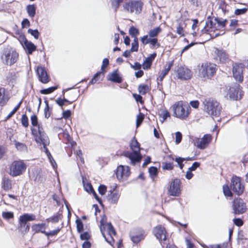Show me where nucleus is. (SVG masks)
Segmentation results:
<instances>
[{
	"label": "nucleus",
	"instance_id": "obj_44",
	"mask_svg": "<svg viewBox=\"0 0 248 248\" xmlns=\"http://www.w3.org/2000/svg\"><path fill=\"white\" fill-rule=\"evenodd\" d=\"M16 78V75L15 73H9L6 77L7 81L9 83H13Z\"/></svg>",
	"mask_w": 248,
	"mask_h": 248
},
{
	"label": "nucleus",
	"instance_id": "obj_9",
	"mask_svg": "<svg viewBox=\"0 0 248 248\" xmlns=\"http://www.w3.org/2000/svg\"><path fill=\"white\" fill-rule=\"evenodd\" d=\"M26 167L23 161H14L10 166L9 174L13 177L22 175L25 171Z\"/></svg>",
	"mask_w": 248,
	"mask_h": 248
},
{
	"label": "nucleus",
	"instance_id": "obj_34",
	"mask_svg": "<svg viewBox=\"0 0 248 248\" xmlns=\"http://www.w3.org/2000/svg\"><path fill=\"white\" fill-rule=\"evenodd\" d=\"M26 10L28 16L31 17H33L36 14V7L33 4H30L27 6Z\"/></svg>",
	"mask_w": 248,
	"mask_h": 248
},
{
	"label": "nucleus",
	"instance_id": "obj_60",
	"mask_svg": "<svg viewBox=\"0 0 248 248\" xmlns=\"http://www.w3.org/2000/svg\"><path fill=\"white\" fill-rule=\"evenodd\" d=\"M60 231V229L58 228L57 229H56V230H54L53 231H51L49 232H46V233L45 234L48 237V236H54V235H56V234H57V233L59 232Z\"/></svg>",
	"mask_w": 248,
	"mask_h": 248
},
{
	"label": "nucleus",
	"instance_id": "obj_3",
	"mask_svg": "<svg viewBox=\"0 0 248 248\" xmlns=\"http://www.w3.org/2000/svg\"><path fill=\"white\" fill-rule=\"evenodd\" d=\"M130 146L133 152L124 153V156L129 158L132 164L135 165L137 162H140L142 158L140 153V144L135 137L131 140Z\"/></svg>",
	"mask_w": 248,
	"mask_h": 248
},
{
	"label": "nucleus",
	"instance_id": "obj_23",
	"mask_svg": "<svg viewBox=\"0 0 248 248\" xmlns=\"http://www.w3.org/2000/svg\"><path fill=\"white\" fill-rule=\"evenodd\" d=\"M108 80L115 83H120L122 81V78L119 75L118 70H115L108 75Z\"/></svg>",
	"mask_w": 248,
	"mask_h": 248
},
{
	"label": "nucleus",
	"instance_id": "obj_19",
	"mask_svg": "<svg viewBox=\"0 0 248 248\" xmlns=\"http://www.w3.org/2000/svg\"><path fill=\"white\" fill-rule=\"evenodd\" d=\"M240 85L237 83L234 84L232 87H230L227 91V95H229L231 99L236 100L241 98V93L240 96H238L239 92Z\"/></svg>",
	"mask_w": 248,
	"mask_h": 248
},
{
	"label": "nucleus",
	"instance_id": "obj_40",
	"mask_svg": "<svg viewBox=\"0 0 248 248\" xmlns=\"http://www.w3.org/2000/svg\"><path fill=\"white\" fill-rule=\"evenodd\" d=\"M108 223H107V218L106 216H104L100 220V229L101 231V232L103 235V236H104V231L105 230V226H106L107 224Z\"/></svg>",
	"mask_w": 248,
	"mask_h": 248
},
{
	"label": "nucleus",
	"instance_id": "obj_58",
	"mask_svg": "<svg viewBox=\"0 0 248 248\" xmlns=\"http://www.w3.org/2000/svg\"><path fill=\"white\" fill-rule=\"evenodd\" d=\"M76 224L77 231H78V232H80L83 230V225L82 222L79 219H77L76 220Z\"/></svg>",
	"mask_w": 248,
	"mask_h": 248
},
{
	"label": "nucleus",
	"instance_id": "obj_33",
	"mask_svg": "<svg viewBox=\"0 0 248 248\" xmlns=\"http://www.w3.org/2000/svg\"><path fill=\"white\" fill-rule=\"evenodd\" d=\"M161 31V28L160 27H157L150 30L148 31V34L147 35H148V37H151V38H156Z\"/></svg>",
	"mask_w": 248,
	"mask_h": 248
},
{
	"label": "nucleus",
	"instance_id": "obj_8",
	"mask_svg": "<svg viewBox=\"0 0 248 248\" xmlns=\"http://www.w3.org/2000/svg\"><path fill=\"white\" fill-rule=\"evenodd\" d=\"M142 6L140 1L129 0L124 2L123 7L124 10L127 13L139 15L142 11Z\"/></svg>",
	"mask_w": 248,
	"mask_h": 248
},
{
	"label": "nucleus",
	"instance_id": "obj_12",
	"mask_svg": "<svg viewBox=\"0 0 248 248\" xmlns=\"http://www.w3.org/2000/svg\"><path fill=\"white\" fill-rule=\"evenodd\" d=\"M176 77L181 80H188L190 79L193 75V73L187 67L185 66H180L175 70Z\"/></svg>",
	"mask_w": 248,
	"mask_h": 248
},
{
	"label": "nucleus",
	"instance_id": "obj_37",
	"mask_svg": "<svg viewBox=\"0 0 248 248\" xmlns=\"http://www.w3.org/2000/svg\"><path fill=\"white\" fill-rule=\"evenodd\" d=\"M62 216L61 214H57L52 217H51L46 219V221L48 222H51L52 223L58 222L62 219Z\"/></svg>",
	"mask_w": 248,
	"mask_h": 248
},
{
	"label": "nucleus",
	"instance_id": "obj_45",
	"mask_svg": "<svg viewBox=\"0 0 248 248\" xmlns=\"http://www.w3.org/2000/svg\"><path fill=\"white\" fill-rule=\"evenodd\" d=\"M15 146L16 148L20 151H24L27 150V147L26 145L23 143L16 142Z\"/></svg>",
	"mask_w": 248,
	"mask_h": 248
},
{
	"label": "nucleus",
	"instance_id": "obj_47",
	"mask_svg": "<svg viewBox=\"0 0 248 248\" xmlns=\"http://www.w3.org/2000/svg\"><path fill=\"white\" fill-rule=\"evenodd\" d=\"M223 191L225 196H232V193L227 185H225L223 186Z\"/></svg>",
	"mask_w": 248,
	"mask_h": 248
},
{
	"label": "nucleus",
	"instance_id": "obj_26",
	"mask_svg": "<svg viewBox=\"0 0 248 248\" xmlns=\"http://www.w3.org/2000/svg\"><path fill=\"white\" fill-rule=\"evenodd\" d=\"M46 225L45 223L35 224L32 226V229L35 233L41 232L43 234L46 233Z\"/></svg>",
	"mask_w": 248,
	"mask_h": 248
},
{
	"label": "nucleus",
	"instance_id": "obj_14",
	"mask_svg": "<svg viewBox=\"0 0 248 248\" xmlns=\"http://www.w3.org/2000/svg\"><path fill=\"white\" fill-rule=\"evenodd\" d=\"M212 140V136L205 134L201 139L196 138L193 140L195 146L201 150L206 148Z\"/></svg>",
	"mask_w": 248,
	"mask_h": 248
},
{
	"label": "nucleus",
	"instance_id": "obj_57",
	"mask_svg": "<svg viewBox=\"0 0 248 248\" xmlns=\"http://www.w3.org/2000/svg\"><path fill=\"white\" fill-rule=\"evenodd\" d=\"M247 11L248 9L246 8L242 9H236L234 11V14L236 16H240L245 14Z\"/></svg>",
	"mask_w": 248,
	"mask_h": 248
},
{
	"label": "nucleus",
	"instance_id": "obj_31",
	"mask_svg": "<svg viewBox=\"0 0 248 248\" xmlns=\"http://www.w3.org/2000/svg\"><path fill=\"white\" fill-rule=\"evenodd\" d=\"M216 53L217 55V59H218L220 62H224L228 59V55L223 51L217 49Z\"/></svg>",
	"mask_w": 248,
	"mask_h": 248
},
{
	"label": "nucleus",
	"instance_id": "obj_2",
	"mask_svg": "<svg viewBox=\"0 0 248 248\" xmlns=\"http://www.w3.org/2000/svg\"><path fill=\"white\" fill-rule=\"evenodd\" d=\"M31 120L33 126L31 128V134L36 143L40 145L41 144H49V138L42 126L38 124L37 117L35 115H33L31 117Z\"/></svg>",
	"mask_w": 248,
	"mask_h": 248
},
{
	"label": "nucleus",
	"instance_id": "obj_11",
	"mask_svg": "<svg viewBox=\"0 0 248 248\" xmlns=\"http://www.w3.org/2000/svg\"><path fill=\"white\" fill-rule=\"evenodd\" d=\"M231 189L237 195L239 196L244 192L245 186L241 178L237 176H233L231 179Z\"/></svg>",
	"mask_w": 248,
	"mask_h": 248
},
{
	"label": "nucleus",
	"instance_id": "obj_4",
	"mask_svg": "<svg viewBox=\"0 0 248 248\" xmlns=\"http://www.w3.org/2000/svg\"><path fill=\"white\" fill-rule=\"evenodd\" d=\"M172 108L173 116L181 120L186 119L191 111L190 107L182 101L177 102L172 106Z\"/></svg>",
	"mask_w": 248,
	"mask_h": 248
},
{
	"label": "nucleus",
	"instance_id": "obj_22",
	"mask_svg": "<svg viewBox=\"0 0 248 248\" xmlns=\"http://www.w3.org/2000/svg\"><path fill=\"white\" fill-rule=\"evenodd\" d=\"M105 228H107L108 233L110 235V240H108L106 237L105 235L104 236H103V237L105 238L106 241H107L108 243H109L110 245L112 246L114 243V240L112 236V235H115L116 232L111 223H108V224H107L106 226H105Z\"/></svg>",
	"mask_w": 248,
	"mask_h": 248
},
{
	"label": "nucleus",
	"instance_id": "obj_21",
	"mask_svg": "<svg viewBox=\"0 0 248 248\" xmlns=\"http://www.w3.org/2000/svg\"><path fill=\"white\" fill-rule=\"evenodd\" d=\"M117 185H115L113 189L110 190V194L108 195V198L109 201L111 203H116L120 198V194L119 191L116 189Z\"/></svg>",
	"mask_w": 248,
	"mask_h": 248
},
{
	"label": "nucleus",
	"instance_id": "obj_16",
	"mask_svg": "<svg viewBox=\"0 0 248 248\" xmlns=\"http://www.w3.org/2000/svg\"><path fill=\"white\" fill-rule=\"evenodd\" d=\"M181 181L180 179L175 178L170 183L169 189V193L173 196H178L181 193Z\"/></svg>",
	"mask_w": 248,
	"mask_h": 248
},
{
	"label": "nucleus",
	"instance_id": "obj_38",
	"mask_svg": "<svg viewBox=\"0 0 248 248\" xmlns=\"http://www.w3.org/2000/svg\"><path fill=\"white\" fill-rule=\"evenodd\" d=\"M46 107L44 109V115L45 117L48 119L51 115V109H50L48 105V102L47 100L45 101Z\"/></svg>",
	"mask_w": 248,
	"mask_h": 248
},
{
	"label": "nucleus",
	"instance_id": "obj_17",
	"mask_svg": "<svg viewBox=\"0 0 248 248\" xmlns=\"http://www.w3.org/2000/svg\"><path fill=\"white\" fill-rule=\"evenodd\" d=\"M140 41L143 45L147 44L150 45V47L152 49H155L160 46V44L158 42L157 38L148 37V35H145L140 38Z\"/></svg>",
	"mask_w": 248,
	"mask_h": 248
},
{
	"label": "nucleus",
	"instance_id": "obj_36",
	"mask_svg": "<svg viewBox=\"0 0 248 248\" xmlns=\"http://www.w3.org/2000/svg\"><path fill=\"white\" fill-rule=\"evenodd\" d=\"M218 4V11H220L223 14H225L226 12L229 11V9L227 8V5L226 4L225 1L220 0L219 1Z\"/></svg>",
	"mask_w": 248,
	"mask_h": 248
},
{
	"label": "nucleus",
	"instance_id": "obj_54",
	"mask_svg": "<svg viewBox=\"0 0 248 248\" xmlns=\"http://www.w3.org/2000/svg\"><path fill=\"white\" fill-rule=\"evenodd\" d=\"M28 32L31 34L32 36H33L36 39H38L39 32L37 30H32L31 29H29L28 30Z\"/></svg>",
	"mask_w": 248,
	"mask_h": 248
},
{
	"label": "nucleus",
	"instance_id": "obj_27",
	"mask_svg": "<svg viewBox=\"0 0 248 248\" xmlns=\"http://www.w3.org/2000/svg\"><path fill=\"white\" fill-rule=\"evenodd\" d=\"M23 223H27L28 221H34L36 219V216L33 214L25 213L19 217Z\"/></svg>",
	"mask_w": 248,
	"mask_h": 248
},
{
	"label": "nucleus",
	"instance_id": "obj_7",
	"mask_svg": "<svg viewBox=\"0 0 248 248\" xmlns=\"http://www.w3.org/2000/svg\"><path fill=\"white\" fill-rule=\"evenodd\" d=\"M18 56V53L14 49L6 48L2 51L1 60L4 64L12 65L16 62Z\"/></svg>",
	"mask_w": 248,
	"mask_h": 248
},
{
	"label": "nucleus",
	"instance_id": "obj_5",
	"mask_svg": "<svg viewBox=\"0 0 248 248\" xmlns=\"http://www.w3.org/2000/svg\"><path fill=\"white\" fill-rule=\"evenodd\" d=\"M205 111L211 117H219L221 110L222 107L217 102L210 99H205L203 102Z\"/></svg>",
	"mask_w": 248,
	"mask_h": 248
},
{
	"label": "nucleus",
	"instance_id": "obj_10",
	"mask_svg": "<svg viewBox=\"0 0 248 248\" xmlns=\"http://www.w3.org/2000/svg\"><path fill=\"white\" fill-rule=\"evenodd\" d=\"M153 232L163 248L166 245L169 244V240L167 238V232L164 227L160 225L157 226L154 228Z\"/></svg>",
	"mask_w": 248,
	"mask_h": 248
},
{
	"label": "nucleus",
	"instance_id": "obj_62",
	"mask_svg": "<svg viewBox=\"0 0 248 248\" xmlns=\"http://www.w3.org/2000/svg\"><path fill=\"white\" fill-rule=\"evenodd\" d=\"M101 72L96 73L92 79V80L90 81L89 84H94L97 80L98 78L100 75Z\"/></svg>",
	"mask_w": 248,
	"mask_h": 248
},
{
	"label": "nucleus",
	"instance_id": "obj_49",
	"mask_svg": "<svg viewBox=\"0 0 248 248\" xmlns=\"http://www.w3.org/2000/svg\"><path fill=\"white\" fill-rule=\"evenodd\" d=\"M129 34L133 37H137V36L139 34V31L138 29L134 27H131L129 30Z\"/></svg>",
	"mask_w": 248,
	"mask_h": 248
},
{
	"label": "nucleus",
	"instance_id": "obj_35",
	"mask_svg": "<svg viewBox=\"0 0 248 248\" xmlns=\"http://www.w3.org/2000/svg\"><path fill=\"white\" fill-rule=\"evenodd\" d=\"M160 122L163 123L168 117H170L169 112L166 109L162 110L158 114Z\"/></svg>",
	"mask_w": 248,
	"mask_h": 248
},
{
	"label": "nucleus",
	"instance_id": "obj_28",
	"mask_svg": "<svg viewBox=\"0 0 248 248\" xmlns=\"http://www.w3.org/2000/svg\"><path fill=\"white\" fill-rule=\"evenodd\" d=\"M156 56L155 53L151 54L149 57L147 58L143 63V69H148L150 68L153 60Z\"/></svg>",
	"mask_w": 248,
	"mask_h": 248
},
{
	"label": "nucleus",
	"instance_id": "obj_25",
	"mask_svg": "<svg viewBox=\"0 0 248 248\" xmlns=\"http://www.w3.org/2000/svg\"><path fill=\"white\" fill-rule=\"evenodd\" d=\"M24 39L23 43H21L22 45L25 48L27 49L29 54H31L36 50V46L31 41H28L25 38H24Z\"/></svg>",
	"mask_w": 248,
	"mask_h": 248
},
{
	"label": "nucleus",
	"instance_id": "obj_24",
	"mask_svg": "<svg viewBox=\"0 0 248 248\" xmlns=\"http://www.w3.org/2000/svg\"><path fill=\"white\" fill-rule=\"evenodd\" d=\"M144 232L143 231H140L136 233L130 234V238L131 241L135 244H138L144 238Z\"/></svg>",
	"mask_w": 248,
	"mask_h": 248
},
{
	"label": "nucleus",
	"instance_id": "obj_63",
	"mask_svg": "<svg viewBox=\"0 0 248 248\" xmlns=\"http://www.w3.org/2000/svg\"><path fill=\"white\" fill-rule=\"evenodd\" d=\"M21 26L22 28H25L30 27V22L27 18H24L22 22Z\"/></svg>",
	"mask_w": 248,
	"mask_h": 248
},
{
	"label": "nucleus",
	"instance_id": "obj_52",
	"mask_svg": "<svg viewBox=\"0 0 248 248\" xmlns=\"http://www.w3.org/2000/svg\"><path fill=\"white\" fill-rule=\"evenodd\" d=\"M149 172L151 177L153 179L157 173V169L155 167H151L149 169Z\"/></svg>",
	"mask_w": 248,
	"mask_h": 248
},
{
	"label": "nucleus",
	"instance_id": "obj_30",
	"mask_svg": "<svg viewBox=\"0 0 248 248\" xmlns=\"http://www.w3.org/2000/svg\"><path fill=\"white\" fill-rule=\"evenodd\" d=\"M41 145H43V148L44 149V151L45 152L46 154L47 155V156L49 160L50 163H51L52 167L55 169L57 167V164L56 162L55 161L54 159H53L52 156L51 155V154L49 152L48 149L46 147V146L48 144L45 145L44 144H41Z\"/></svg>",
	"mask_w": 248,
	"mask_h": 248
},
{
	"label": "nucleus",
	"instance_id": "obj_51",
	"mask_svg": "<svg viewBox=\"0 0 248 248\" xmlns=\"http://www.w3.org/2000/svg\"><path fill=\"white\" fill-rule=\"evenodd\" d=\"M2 217L6 220L11 219L14 217V213L12 212H3Z\"/></svg>",
	"mask_w": 248,
	"mask_h": 248
},
{
	"label": "nucleus",
	"instance_id": "obj_15",
	"mask_svg": "<svg viewBox=\"0 0 248 248\" xmlns=\"http://www.w3.org/2000/svg\"><path fill=\"white\" fill-rule=\"evenodd\" d=\"M232 209L235 214H243L247 209L246 203L242 199L235 198L233 201Z\"/></svg>",
	"mask_w": 248,
	"mask_h": 248
},
{
	"label": "nucleus",
	"instance_id": "obj_53",
	"mask_svg": "<svg viewBox=\"0 0 248 248\" xmlns=\"http://www.w3.org/2000/svg\"><path fill=\"white\" fill-rule=\"evenodd\" d=\"M3 187L5 190H8L11 187V181L8 179H4L3 180Z\"/></svg>",
	"mask_w": 248,
	"mask_h": 248
},
{
	"label": "nucleus",
	"instance_id": "obj_55",
	"mask_svg": "<svg viewBox=\"0 0 248 248\" xmlns=\"http://www.w3.org/2000/svg\"><path fill=\"white\" fill-rule=\"evenodd\" d=\"M198 24V19H194L193 20V23L192 26V29L193 31V32H192V35L193 36H195L197 35L198 33L195 31L196 28H197V25ZM199 34V33H198Z\"/></svg>",
	"mask_w": 248,
	"mask_h": 248
},
{
	"label": "nucleus",
	"instance_id": "obj_48",
	"mask_svg": "<svg viewBox=\"0 0 248 248\" xmlns=\"http://www.w3.org/2000/svg\"><path fill=\"white\" fill-rule=\"evenodd\" d=\"M174 166L172 163L163 162L162 168L164 170H173Z\"/></svg>",
	"mask_w": 248,
	"mask_h": 248
},
{
	"label": "nucleus",
	"instance_id": "obj_43",
	"mask_svg": "<svg viewBox=\"0 0 248 248\" xmlns=\"http://www.w3.org/2000/svg\"><path fill=\"white\" fill-rule=\"evenodd\" d=\"M58 88V86H53L41 90L40 93L43 94H47L53 92Z\"/></svg>",
	"mask_w": 248,
	"mask_h": 248
},
{
	"label": "nucleus",
	"instance_id": "obj_59",
	"mask_svg": "<svg viewBox=\"0 0 248 248\" xmlns=\"http://www.w3.org/2000/svg\"><path fill=\"white\" fill-rule=\"evenodd\" d=\"M184 32L183 27L181 24H179L176 29L177 33L181 36H184L185 35Z\"/></svg>",
	"mask_w": 248,
	"mask_h": 248
},
{
	"label": "nucleus",
	"instance_id": "obj_13",
	"mask_svg": "<svg viewBox=\"0 0 248 248\" xmlns=\"http://www.w3.org/2000/svg\"><path fill=\"white\" fill-rule=\"evenodd\" d=\"M130 168L127 166H119L116 171L117 178L120 181L126 180L130 175Z\"/></svg>",
	"mask_w": 248,
	"mask_h": 248
},
{
	"label": "nucleus",
	"instance_id": "obj_42",
	"mask_svg": "<svg viewBox=\"0 0 248 248\" xmlns=\"http://www.w3.org/2000/svg\"><path fill=\"white\" fill-rule=\"evenodd\" d=\"M149 90V87L147 85H140L139 86L138 90L140 94L144 95L145 94L148 90Z\"/></svg>",
	"mask_w": 248,
	"mask_h": 248
},
{
	"label": "nucleus",
	"instance_id": "obj_1",
	"mask_svg": "<svg viewBox=\"0 0 248 248\" xmlns=\"http://www.w3.org/2000/svg\"><path fill=\"white\" fill-rule=\"evenodd\" d=\"M228 20L219 17L208 18L204 28L201 31L200 35L206 34L209 35L208 39L214 38L225 33L223 29Z\"/></svg>",
	"mask_w": 248,
	"mask_h": 248
},
{
	"label": "nucleus",
	"instance_id": "obj_6",
	"mask_svg": "<svg viewBox=\"0 0 248 248\" xmlns=\"http://www.w3.org/2000/svg\"><path fill=\"white\" fill-rule=\"evenodd\" d=\"M216 64L206 62L202 64L199 69V76L204 80L211 79L216 74Z\"/></svg>",
	"mask_w": 248,
	"mask_h": 248
},
{
	"label": "nucleus",
	"instance_id": "obj_29",
	"mask_svg": "<svg viewBox=\"0 0 248 248\" xmlns=\"http://www.w3.org/2000/svg\"><path fill=\"white\" fill-rule=\"evenodd\" d=\"M9 98L5 94V90L3 88H0V105H5L8 101Z\"/></svg>",
	"mask_w": 248,
	"mask_h": 248
},
{
	"label": "nucleus",
	"instance_id": "obj_39",
	"mask_svg": "<svg viewBox=\"0 0 248 248\" xmlns=\"http://www.w3.org/2000/svg\"><path fill=\"white\" fill-rule=\"evenodd\" d=\"M112 8L116 12L118 9L120 4L123 2L124 0H110Z\"/></svg>",
	"mask_w": 248,
	"mask_h": 248
},
{
	"label": "nucleus",
	"instance_id": "obj_46",
	"mask_svg": "<svg viewBox=\"0 0 248 248\" xmlns=\"http://www.w3.org/2000/svg\"><path fill=\"white\" fill-rule=\"evenodd\" d=\"M85 190L89 193H93L95 198H97V194L94 191L93 187L91 184L87 183L84 185Z\"/></svg>",
	"mask_w": 248,
	"mask_h": 248
},
{
	"label": "nucleus",
	"instance_id": "obj_18",
	"mask_svg": "<svg viewBox=\"0 0 248 248\" xmlns=\"http://www.w3.org/2000/svg\"><path fill=\"white\" fill-rule=\"evenodd\" d=\"M244 65L242 63H235L233 66V76L236 80L242 82L243 80V71Z\"/></svg>",
	"mask_w": 248,
	"mask_h": 248
},
{
	"label": "nucleus",
	"instance_id": "obj_20",
	"mask_svg": "<svg viewBox=\"0 0 248 248\" xmlns=\"http://www.w3.org/2000/svg\"><path fill=\"white\" fill-rule=\"evenodd\" d=\"M37 74L39 80L43 83H46L49 81V77L45 69L41 66H38Z\"/></svg>",
	"mask_w": 248,
	"mask_h": 248
},
{
	"label": "nucleus",
	"instance_id": "obj_32",
	"mask_svg": "<svg viewBox=\"0 0 248 248\" xmlns=\"http://www.w3.org/2000/svg\"><path fill=\"white\" fill-rule=\"evenodd\" d=\"M173 65V62H170L167 66H165L164 69L161 71L160 75L159 76V79L162 81L164 77L168 74L171 67Z\"/></svg>",
	"mask_w": 248,
	"mask_h": 248
},
{
	"label": "nucleus",
	"instance_id": "obj_61",
	"mask_svg": "<svg viewBox=\"0 0 248 248\" xmlns=\"http://www.w3.org/2000/svg\"><path fill=\"white\" fill-rule=\"evenodd\" d=\"M182 138V135L180 132H177L175 134V142L179 144L181 142Z\"/></svg>",
	"mask_w": 248,
	"mask_h": 248
},
{
	"label": "nucleus",
	"instance_id": "obj_50",
	"mask_svg": "<svg viewBox=\"0 0 248 248\" xmlns=\"http://www.w3.org/2000/svg\"><path fill=\"white\" fill-rule=\"evenodd\" d=\"M144 118V115L140 112V113L137 116V120H136V126L137 127H138L142 123L143 119Z\"/></svg>",
	"mask_w": 248,
	"mask_h": 248
},
{
	"label": "nucleus",
	"instance_id": "obj_56",
	"mask_svg": "<svg viewBox=\"0 0 248 248\" xmlns=\"http://www.w3.org/2000/svg\"><path fill=\"white\" fill-rule=\"evenodd\" d=\"M21 123L23 126L27 127L29 125L28 118L26 115L24 114L22 116Z\"/></svg>",
	"mask_w": 248,
	"mask_h": 248
},
{
	"label": "nucleus",
	"instance_id": "obj_41",
	"mask_svg": "<svg viewBox=\"0 0 248 248\" xmlns=\"http://www.w3.org/2000/svg\"><path fill=\"white\" fill-rule=\"evenodd\" d=\"M139 48V43H138V38L137 37H135L134 39L133 42L131 44V48L130 50L132 52H137Z\"/></svg>",
	"mask_w": 248,
	"mask_h": 248
},
{
	"label": "nucleus",
	"instance_id": "obj_64",
	"mask_svg": "<svg viewBox=\"0 0 248 248\" xmlns=\"http://www.w3.org/2000/svg\"><path fill=\"white\" fill-rule=\"evenodd\" d=\"M106 190H107V187L105 186L100 185L98 187L99 193L102 195H103L105 194Z\"/></svg>",
	"mask_w": 248,
	"mask_h": 248
}]
</instances>
